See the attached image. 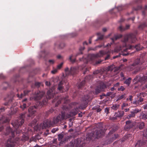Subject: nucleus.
Instances as JSON below:
<instances>
[{
	"instance_id": "f257e3e1",
	"label": "nucleus",
	"mask_w": 147,
	"mask_h": 147,
	"mask_svg": "<svg viewBox=\"0 0 147 147\" xmlns=\"http://www.w3.org/2000/svg\"><path fill=\"white\" fill-rule=\"evenodd\" d=\"M71 104L73 106H76L74 109H73L69 113L65 115V112H62L61 114L58 115L56 118H54L56 123L61 121L64 119H65L67 118L73 117L76 115L78 113V109L79 107H77L76 105L78 103L76 102L71 103Z\"/></svg>"
},
{
	"instance_id": "f03ea898",
	"label": "nucleus",
	"mask_w": 147,
	"mask_h": 147,
	"mask_svg": "<svg viewBox=\"0 0 147 147\" xmlns=\"http://www.w3.org/2000/svg\"><path fill=\"white\" fill-rule=\"evenodd\" d=\"M136 39L134 35L133 34H130L124 36L123 39L122 41V45H120L119 47H116L115 50L118 52L120 51H126L128 48L126 47V42H129L134 43L136 40Z\"/></svg>"
},
{
	"instance_id": "7ed1b4c3",
	"label": "nucleus",
	"mask_w": 147,
	"mask_h": 147,
	"mask_svg": "<svg viewBox=\"0 0 147 147\" xmlns=\"http://www.w3.org/2000/svg\"><path fill=\"white\" fill-rule=\"evenodd\" d=\"M105 53L104 51H100L99 53L96 54H89L87 57V59L84 58L83 57L82 58H80V61H83L86 63H88L89 61H92L94 59L102 57Z\"/></svg>"
},
{
	"instance_id": "20e7f679",
	"label": "nucleus",
	"mask_w": 147,
	"mask_h": 147,
	"mask_svg": "<svg viewBox=\"0 0 147 147\" xmlns=\"http://www.w3.org/2000/svg\"><path fill=\"white\" fill-rule=\"evenodd\" d=\"M25 117V113L21 114L20 118L18 120L13 121L11 123V125L15 128L19 127L22 125L24 123V118Z\"/></svg>"
},
{
	"instance_id": "39448f33",
	"label": "nucleus",
	"mask_w": 147,
	"mask_h": 147,
	"mask_svg": "<svg viewBox=\"0 0 147 147\" xmlns=\"http://www.w3.org/2000/svg\"><path fill=\"white\" fill-rule=\"evenodd\" d=\"M78 69V67H71L70 70L67 67L66 68L65 70L66 76L70 75H75L77 74Z\"/></svg>"
},
{
	"instance_id": "423d86ee",
	"label": "nucleus",
	"mask_w": 147,
	"mask_h": 147,
	"mask_svg": "<svg viewBox=\"0 0 147 147\" xmlns=\"http://www.w3.org/2000/svg\"><path fill=\"white\" fill-rule=\"evenodd\" d=\"M98 126L100 127L96 129L93 133V136L97 138L101 137L104 133V131L103 129L102 125L100 124Z\"/></svg>"
},
{
	"instance_id": "0eeeda50",
	"label": "nucleus",
	"mask_w": 147,
	"mask_h": 147,
	"mask_svg": "<svg viewBox=\"0 0 147 147\" xmlns=\"http://www.w3.org/2000/svg\"><path fill=\"white\" fill-rule=\"evenodd\" d=\"M82 142L80 138H78L76 140H72L71 142L69 145L65 146V147H82L81 143Z\"/></svg>"
},
{
	"instance_id": "6e6552de",
	"label": "nucleus",
	"mask_w": 147,
	"mask_h": 147,
	"mask_svg": "<svg viewBox=\"0 0 147 147\" xmlns=\"http://www.w3.org/2000/svg\"><path fill=\"white\" fill-rule=\"evenodd\" d=\"M55 87L54 86L52 87L47 92V96L46 98L47 99H50L51 98L54 97L55 95L57 93L55 90Z\"/></svg>"
},
{
	"instance_id": "1a4fd4ad",
	"label": "nucleus",
	"mask_w": 147,
	"mask_h": 147,
	"mask_svg": "<svg viewBox=\"0 0 147 147\" xmlns=\"http://www.w3.org/2000/svg\"><path fill=\"white\" fill-rule=\"evenodd\" d=\"M56 123L54 118H53V120L52 121L47 119L44 121L42 127L43 128H46L53 126Z\"/></svg>"
},
{
	"instance_id": "9d476101",
	"label": "nucleus",
	"mask_w": 147,
	"mask_h": 147,
	"mask_svg": "<svg viewBox=\"0 0 147 147\" xmlns=\"http://www.w3.org/2000/svg\"><path fill=\"white\" fill-rule=\"evenodd\" d=\"M45 94V93L43 91L38 90L35 92L33 98L35 100H39L42 98Z\"/></svg>"
},
{
	"instance_id": "9b49d317",
	"label": "nucleus",
	"mask_w": 147,
	"mask_h": 147,
	"mask_svg": "<svg viewBox=\"0 0 147 147\" xmlns=\"http://www.w3.org/2000/svg\"><path fill=\"white\" fill-rule=\"evenodd\" d=\"M93 78L92 75H89L86 77L84 80L82 81L78 85V87L79 88L82 89L84 86L86 81H89L92 79Z\"/></svg>"
},
{
	"instance_id": "f8f14e48",
	"label": "nucleus",
	"mask_w": 147,
	"mask_h": 147,
	"mask_svg": "<svg viewBox=\"0 0 147 147\" xmlns=\"http://www.w3.org/2000/svg\"><path fill=\"white\" fill-rule=\"evenodd\" d=\"M135 81H137L142 83H144L147 81V73L146 75L142 77L136 76L134 79V82Z\"/></svg>"
},
{
	"instance_id": "ddd939ff",
	"label": "nucleus",
	"mask_w": 147,
	"mask_h": 147,
	"mask_svg": "<svg viewBox=\"0 0 147 147\" xmlns=\"http://www.w3.org/2000/svg\"><path fill=\"white\" fill-rule=\"evenodd\" d=\"M37 107L35 106L30 107L28 109L29 114L28 115L29 117L33 118L34 116V114L36 111Z\"/></svg>"
},
{
	"instance_id": "4468645a",
	"label": "nucleus",
	"mask_w": 147,
	"mask_h": 147,
	"mask_svg": "<svg viewBox=\"0 0 147 147\" xmlns=\"http://www.w3.org/2000/svg\"><path fill=\"white\" fill-rule=\"evenodd\" d=\"M4 133L5 135H9L10 136L13 138L15 137L14 131H13L12 129L10 127H7L5 130V131Z\"/></svg>"
},
{
	"instance_id": "2eb2a0df",
	"label": "nucleus",
	"mask_w": 147,
	"mask_h": 147,
	"mask_svg": "<svg viewBox=\"0 0 147 147\" xmlns=\"http://www.w3.org/2000/svg\"><path fill=\"white\" fill-rule=\"evenodd\" d=\"M140 59H137L135 61L133 64L130 65V68L131 70H132L136 68H138V65H140Z\"/></svg>"
},
{
	"instance_id": "dca6fc26",
	"label": "nucleus",
	"mask_w": 147,
	"mask_h": 147,
	"mask_svg": "<svg viewBox=\"0 0 147 147\" xmlns=\"http://www.w3.org/2000/svg\"><path fill=\"white\" fill-rule=\"evenodd\" d=\"M134 125V123L131 121H127L125 122L124 129L126 130H128L133 127Z\"/></svg>"
},
{
	"instance_id": "f3484780",
	"label": "nucleus",
	"mask_w": 147,
	"mask_h": 147,
	"mask_svg": "<svg viewBox=\"0 0 147 147\" xmlns=\"http://www.w3.org/2000/svg\"><path fill=\"white\" fill-rule=\"evenodd\" d=\"M147 145V141H142L140 140L138 141L135 147H145Z\"/></svg>"
},
{
	"instance_id": "a211bd4d",
	"label": "nucleus",
	"mask_w": 147,
	"mask_h": 147,
	"mask_svg": "<svg viewBox=\"0 0 147 147\" xmlns=\"http://www.w3.org/2000/svg\"><path fill=\"white\" fill-rule=\"evenodd\" d=\"M141 111L138 109H136L133 110L132 111L130 112V113L127 116V118L128 119H130L132 117H135L136 114L139 113Z\"/></svg>"
},
{
	"instance_id": "6ab92c4d",
	"label": "nucleus",
	"mask_w": 147,
	"mask_h": 147,
	"mask_svg": "<svg viewBox=\"0 0 147 147\" xmlns=\"http://www.w3.org/2000/svg\"><path fill=\"white\" fill-rule=\"evenodd\" d=\"M90 96L88 94L85 95L82 98V102L84 104V106L85 107H86V105L88 104V102L90 101Z\"/></svg>"
},
{
	"instance_id": "aec40b11",
	"label": "nucleus",
	"mask_w": 147,
	"mask_h": 147,
	"mask_svg": "<svg viewBox=\"0 0 147 147\" xmlns=\"http://www.w3.org/2000/svg\"><path fill=\"white\" fill-rule=\"evenodd\" d=\"M10 121V119L8 117L0 115V123H9Z\"/></svg>"
},
{
	"instance_id": "412c9836",
	"label": "nucleus",
	"mask_w": 147,
	"mask_h": 147,
	"mask_svg": "<svg viewBox=\"0 0 147 147\" xmlns=\"http://www.w3.org/2000/svg\"><path fill=\"white\" fill-rule=\"evenodd\" d=\"M64 82L63 81H60L58 85L57 89L61 93L65 92V89L63 87Z\"/></svg>"
},
{
	"instance_id": "4be33fe9",
	"label": "nucleus",
	"mask_w": 147,
	"mask_h": 147,
	"mask_svg": "<svg viewBox=\"0 0 147 147\" xmlns=\"http://www.w3.org/2000/svg\"><path fill=\"white\" fill-rule=\"evenodd\" d=\"M12 140V139H9L6 143L5 147H14L15 144Z\"/></svg>"
},
{
	"instance_id": "5701e85b",
	"label": "nucleus",
	"mask_w": 147,
	"mask_h": 147,
	"mask_svg": "<svg viewBox=\"0 0 147 147\" xmlns=\"http://www.w3.org/2000/svg\"><path fill=\"white\" fill-rule=\"evenodd\" d=\"M68 96H66L65 97H63V98H60L59 100L57 101V104L56 105V106H57V104L58 105H59L61 102L63 101H64L63 102L65 103H66L68 100Z\"/></svg>"
},
{
	"instance_id": "b1692460",
	"label": "nucleus",
	"mask_w": 147,
	"mask_h": 147,
	"mask_svg": "<svg viewBox=\"0 0 147 147\" xmlns=\"http://www.w3.org/2000/svg\"><path fill=\"white\" fill-rule=\"evenodd\" d=\"M55 47V48L60 49L63 48L65 46L64 43H60L59 42H56L54 44Z\"/></svg>"
},
{
	"instance_id": "393cba45",
	"label": "nucleus",
	"mask_w": 147,
	"mask_h": 147,
	"mask_svg": "<svg viewBox=\"0 0 147 147\" xmlns=\"http://www.w3.org/2000/svg\"><path fill=\"white\" fill-rule=\"evenodd\" d=\"M143 101V98H142L140 97L139 99L133 102V104H135L137 106H138L141 105H142V102Z\"/></svg>"
},
{
	"instance_id": "a878e982",
	"label": "nucleus",
	"mask_w": 147,
	"mask_h": 147,
	"mask_svg": "<svg viewBox=\"0 0 147 147\" xmlns=\"http://www.w3.org/2000/svg\"><path fill=\"white\" fill-rule=\"evenodd\" d=\"M119 136L118 134H114V136H110V140L107 142V144H110L113 141L115 140Z\"/></svg>"
},
{
	"instance_id": "bb28decb",
	"label": "nucleus",
	"mask_w": 147,
	"mask_h": 147,
	"mask_svg": "<svg viewBox=\"0 0 147 147\" xmlns=\"http://www.w3.org/2000/svg\"><path fill=\"white\" fill-rule=\"evenodd\" d=\"M11 111L8 114L9 115H11L15 114L18 111V109L16 108H13L12 106L11 107Z\"/></svg>"
},
{
	"instance_id": "cd10ccee",
	"label": "nucleus",
	"mask_w": 147,
	"mask_h": 147,
	"mask_svg": "<svg viewBox=\"0 0 147 147\" xmlns=\"http://www.w3.org/2000/svg\"><path fill=\"white\" fill-rule=\"evenodd\" d=\"M124 114V111H119L115 113L114 116H116L117 117H123Z\"/></svg>"
},
{
	"instance_id": "c85d7f7f",
	"label": "nucleus",
	"mask_w": 147,
	"mask_h": 147,
	"mask_svg": "<svg viewBox=\"0 0 147 147\" xmlns=\"http://www.w3.org/2000/svg\"><path fill=\"white\" fill-rule=\"evenodd\" d=\"M63 135L62 134H60L58 135V140L59 141H61L60 142L59 145V146H61L63 144L65 143V141H62L61 140L63 138Z\"/></svg>"
},
{
	"instance_id": "c756f323",
	"label": "nucleus",
	"mask_w": 147,
	"mask_h": 147,
	"mask_svg": "<svg viewBox=\"0 0 147 147\" xmlns=\"http://www.w3.org/2000/svg\"><path fill=\"white\" fill-rule=\"evenodd\" d=\"M13 95H12L10 97V98L8 102H5L4 104V105H12V103L13 102Z\"/></svg>"
},
{
	"instance_id": "7c9ffc66",
	"label": "nucleus",
	"mask_w": 147,
	"mask_h": 147,
	"mask_svg": "<svg viewBox=\"0 0 147 147\" xmlns=\"http://www.w3.org/2000/svg\"><path fill=\"white\" fill-rule=\"evenodd\" d=\"M140 119L144 120L147 119V114L143 113H141L140 116Z\"/></svg>"
},
{
	"instance_id": "2f4dec72",
	"label": "nucleus",
	"mask_w": 147,
	"mask_h": 147,
	"mask_svg": "<svg viewBox=\"0 0 147 147\" xmlns=\"http://www.w3.org/2000/svg\"><path fill=\"white\" fill-rule=\"evenodd\" d=\"M126 95V94L125 93L122 95H119L117 97V99L116 100V101H117L123 99H125Z\"/></svg>"
},
{
	"instance_id": "473e14b6",
	"label": "nucleus",
	"mask_w": 147,
	"mask_h": 147,
	"mask_svg": "<svg viewBox=\"0 0 147 147\" xmlns=\"http://www.w3.org/2000/svg\"><path fill=\"white\" fill-rule=\"evenodd\" d=\"M99 88L101 90L106 88V86L105 84L103 82H100L99 83V85L98 86Z\"/></svg>"
},
{
	"instance_id": "72a5a7b5",
	"label": "nucleus",
	"mask_w": 147,
	"mask_h": 147,
	"mask_svg": "<svg viewBox=\"0 0 147 147\" xmlns=\"http://www.w3.org/2000/svg\"><path fill=\"white\" fill-rule=\"evenodd\" d=\"M118 127L117 126H115L111 129L109 133V135H110L115 132L118 129Z\"/></svg>"
},
{
	"instance_id": "f704fd0d",
	"label": "nucleus",
	"mask_w": 147,
	"mask_h": 147,
	"mask_svg": "<svg viewBox=\"0 0 147 147\" xmlns=\"http://www.w3.org/2000/svg\"><path fill=\"white\" fill-rule=\"evenodd\" d=\"M130 26L129 25H126L125 27H123L121 26L119 27V29L121 31L128 29L129 27Z\"/></svg>"
},
{
	"instance_id": "c9c22d12",
	"label": "nucleus",
	"mask_w": 147,
	"mask_h": 147,
	"mask_svg": "<svg viewBox=\"0 0 147 147\" xmlns=\"http://www.w3.org/2000/svg\"><path fill=\"white\" fill-rule=\"evenodd\" d=\"M145 125L143 122H141L139 123L137 125V126L140 129H143Z\"/></svg>"
},
{
	"instance_id": "e433bc0d",
	"label": "nucleus",
	"mask_w": 147,
	"mask_h": 147,
	"mask_svg": "<svg viewBox=\"0 0 147 147\" xmlns=\"http://www.w3.org/2000/svg\"><path fill=\"white\" fill-rule=\"evenodd\" d=\"M29 137L27 134H23L21 138V140L23 141H27Z\"/></svg>"
},
{
	"instance_id": "4c0bfd02",
	"label": "nucleus",
	"mask_w": 147,
	"mask_h": 147,
	"mask_svg": "<svg viewBox=\"0 0 147 147\" xmlns=\"http://www.w3.org/2000/svg\"><path fill=\"white\" fill-rule=\"evenodd\" d=\"M97 35L98 36V37L97 39H96V41H97L98 40H102L103 38L104 35L102 34L100 32H98L97 34Z\"/></svg>"
},
{
	"instance_id": "58836bf2",
	"label": "nucleus",
	"mask_w": 147,
	"mask_h": 147,
	"mask_svg": "<svg viewBox=\"0 0 147 147\" xmlns=\"http://www.w3.org/2000/svg\"><path fill=\"white\" fill-rule=\"evenodd\" d=\"M131 78H129L126 79L124 82V83L126 84L128 86H129L131 82Z\"/></svg>"
},
{
	"instance_id": "ea45409f",
	"label": "nucleus",
	"mask_w": 147,
	"mask_h": 147,
	"mask_svg": "<svg viewBox=\"0 0 147 147\" xmlns=\"http://www.w3.org/2000/svg\"><path fill=\"white\" fill-rule=\"evenodd\" d=\"M120 69V67H115V68H114L113 70V71L115 73V74H118L119 71Z\"/></svg>"
},
{
	"instance_id": "a19ab883",
	"label": "nucleus",
	"mask_w": 147,
	"mask_h": 147,
	"mask_svg": "<svg viewBox=\"0 0 147 147\" xmlns=\"http://www.w3.org/2000/svg\"><path fill=\"white\" fill-rule=\"evenodd\" d=\"M146 27H147V22H145L141 24L139 27V28L142 29Z\"/></svg>"
},
{
	"instance_id": "79ce46f5",
	"label": "nucleus",
	"mask_w": 147,
	"mask_h": 147,
	"mask_svg": "<svg viewBox=\"0 0 147 147\" xmlns=\"http://www.w3.org/2000/svg\"><path fill=\"white\" fill-rule=\"evenodd\" d=\"M10 139H12V141L14 142V144L16 143L18 141L20 140V138L18 137H16L15 139L14 138V137L13 138L11 137V138H10Z\"/></svg>"
},
{
	"instance_id": "37998d69",
	"label": "nucleus",
	"mask_w": 147,
	"mask_h": 147,
	"mask_svg": "<svg viewBox=\"0 0 147 147\" xmlns=\"http://www.w3.org/2000/svg\"><path fill=\"white\" fill-rule=\"evenodd\" d=\"M122 36V35L120 34L119 35H118L112 38V40L113 42L114 40H116L118 39L121 37Z\"/></svg>"
},
{
	"instance_id": "c03bdc74",
	"label": "nucleus",
	"mask_w": 147,
	"mask_h": 147,
	"mask_svg": "<svg viewBox=\"0 0 147 147\" xmlns=\"http://www.w3.org/2000/svg\"><path fill=\"white\" fill-rule=\"evenodd\" d=\"M73 56L72 55H70L69 57V60L72 63H74L76 61V59L73 58Z\"/></svg>"
},
{
	"instance_id": "a18cd8bd",
	"label": "nucleus",
	"mask_w": 147,
	"mask_h": 147,
	"mask_svg": "<svg viewBox=\"0 0 147 147\" xmlns=\"http://www.w3.org/2000/svg\"><path fill=\"white\" fill-rule=\"evenodd\" d=\"M115 68V66L114 65H112L108 66L107 69L108 71H113L114 68Z\"/></svg>"
},
{
	"instance_id": "49530a36",
	"label": "nucleus",
	"mask_w": 147,
	"mask_h": 147,
	"mask_svg": "<svg viewBox=\"0 0 147 147\" xmlns=\"http://www.w3.org/2000/svg\"><path fill=\"white\" fill-rule=\"evenodd\" d=\"M119 105L115 104V105H113L112 107H111V108L114 110H116L119 108Z\"/></svg>"
},
{
	"instance_id": "de8ad7c7",
	"label": "nucleus",
	"mask_w": 147,
	"mask_h": 147,
	"mask_svg": "<svg viewBox=\"0 0 147 147\" xmlns=\"http://www.w3.org/2000/svg\"><path fill=\"white\" fill-rule=\"evenodd\" d=\"M84 48H85L84 47H80L79 49V50H80V51L79 53H78L77 54V55H76V56L82 54V51L84 49Z\"/></svg>"
},
{
	"instance_id": "09e8293b",
	"label": "nucleus",
	"mask_w": 147,
	"mask_h": 147,
	"mask_svg": "<svg viewBox=\"0 0 147 147\" xmlns=\"http://www.w3.org/2000/svg\"><path fill=\"white\" fill-rule=\"evenodd\" d=\"M134 47L138 51L142 49L141 47H140V44L136 45Z\"/></svg>"
},
{
	"instance_id": "8fccbe9b",
	"label": "nucleus",
	"mask_w": 147,
	"mask_h": 147,
	"mask_svg": "<svg viewBox=\"0 0 147 147\" xmlns=\"http://www.w3.org/2000/svg\"><path fill=\"white\" fill-rule=\"evenodd\" d=\"M101 90L98 86L95 90V94H97L100 92Z\"/></svg>"
},
{
	"instance_id": "3c124183",
	"label": "nucleus",
	"mask_w": 147,
	"mask_h": 147,
	"mask_svg": "<svg viewBox=\"0 0 147 147\" xmlns=\"http://www.w3.org/2000/svg\"><path fill=\"white\" fill-rule=\"evenodd\" d=\"M125 89V88L123 86H121L117 88V90L118 91H123Z\"/></svg>"
},
{
	"instance_id": "603ef678",
	"label": "nucleus",
	"mask_w": 147,
	"mask_h": 147,
	"mask_svg": "<svg viewBox=\"0 0 147 147\" xmlns=\"http://www.w3.org/2000/svg\"><path fill=\"white\" fill-rule=\"evenodd\" d=\"M14 132H15V134L16 133V135H19L22 132V131L21 130L17 129H16V131H15Z\"/></svg>"
},
{
	"instance_id": "864d4df0",
	"label": "nucleus",
	"mask_w": 147,
	"mask_h": 147,
	"mask_svg": "<svg viewBox=\"0 0 147 147\" xmlns=\"http://www.w3.org/2000/svg\"><path fill=\"white\" fill-rule=\"evenodd\" d=\"M47 102V99L44 100L41 102H39V105L40 106H43V105H45V103H46Z\"/></svg>"
},
{
	"instance_id": "5fc2aeb1",
	"label": "nucleus",
	"mask_w": 147,
	"mask_h": 147,
	"mask_svg": "<svg viewBox=\"0 0 147 147\" xmlns=\"http://www.w3.org/2000/svg\"><path fill=\"white\" fill-rule=\"evenodd\" d=\"M63 62L61 63H60V64L58 65H57V68L58 69H60L62 67V66L63 65Z\"/></svg>"
},
{
	"instance_id": "6e6d98bb",
	"label": "nucleus",
	"mask_w": 147,
	"mask_h": 147,
	"mask_svg": "<svg viewBox=\"0 0 147 147\" xmlns=\"http://www.w3.org/2000/svg\"><path fill=\"white\" fill-rule=\"evenodd\" d=\"M54 111V110L53 109H51L48 111L46 113V115H48L49 114L52 113Z\"/></svg>"
},
{
	"instance_id": "4d7b16f0",
	"label": "nucleus",
	"mask_w": 147,
	"mask_h": 147,
	"mask_svg": "<svg viewBox=\"0 0 147 147\" xmlns=\"http://www.w3.org/2000/svg\"><path fill=\"white\" fill-rule=\"evenodd\" d=\"M20 107L23 110L26 107V104L23 103L22 105H21L20 106Z\"/></svg>"
},
{
	"instance_id": "13d9d810",
	"label": "nucleus",
	"mask_w": 147,
	"mask_h": 147,
	"mask_svg": "<svg viewBox=\"0 0 147 147\" xmlns=\"http://www.w3.org/2000/svg\"><path fill=\"white\" fill-rule=\"evenodd\" d=\"M128 105L127 103H123L121 106V109H124V107L127 106Z\"/></svg>"
},
{
	"instance_id": "bf43d9fd",
	"label": "nucleus",
	"mask_w": 147,
	"mask_h": 147,
	"mask_svg": "<svg viewBox=\"0 0 147 147\" xmlns=\"http://www.w3.org/2000/svg\"><path fill=\"white\" fill-rule=\"evenodd\" d=\"M132 135V134H127L125 136H124L123 137V138H124V139H126L127 138L128 139L129 138L131 137V136Z\"/></svg>"
},
{
	"instance_id": "052dcab7",
	"label": "nucleus",
	"mask_w": 147,
	"mask_h": 147,
	"mask_svg": "<svg viewBox=\"0 0 147 147\" xmlns=\"http://www.w3.org/2000/svg\"><path fill=\"white\" fill-rule=\"evenodd\" d=\"M36 136L35 137H32V138L30 139V142L31 141H34V142H35L36 141Z\"/></svg>"
},
{
	"instance_id": "680f3d73",
	"label": "nucleus",
	"mask_w": 147,
	"mask_h": 147,
	"mask_svg": "<svg viewBox=\"0 0 147 147\" xmlns=\"http://www.w3.org/2000/svg\"><path fill=\"white\" fill-rule=\"evenodd\" d=\"M30 92V90H26L24 91V95H27L29 92Z\"/></svg>"
},
{
	"instance_id": "e2e57ef3",
	"label": "nucleus",
	"mask_w": 147,
	"mask_h": 147,
	"mask_svg": "<svg viewBox=\"0 0 147 147\" xmlns=\"http://www.w3.org/2000/svg\"><path fill=\"white\" fill-rule=\"evenodd\" d=\"M58 130V128H53L51 130V132L53 133H55Z\"/></svg>"
},
{
	"instance_id": "0e129e2a",
	"label": "nucleus",
	"mask_w": 147,
	"mask_h": 147,
	"mask_svg": "<svg viewBox=\"0 0 147 147\" xmlns=\"http://www.w3.org/2000/svg\"><path fill=\"white\" fill-rule=\"evenodd\" d=\"M40 83L38 82H35L34 86H35L38 87L40 86Z\"/></svg>"
},
{
	"instance_id": "69168bd1",
	"label": "nucleus",
	"mask_w": 147,
	"mask_h": 147,
	"mask_svg": "<svg viewBox=\"0 0 147 147\" xmlns=\"http://www.w3.org/2000/svg\"><path fill=\"white\" fill-rule=\"evenodd\" d=\"M109 108L108 107H106L105 109V113H107V114H108L109 113Z\"/></svg>"
},
{
	"instance_id": "338daca9",
	"label": "nucleus",
	"mask_w": 147,
	"mask_h": 147,
	"mask_svg": "<svg viewBox=\"0 0 147 147\" xmlns=\"http://www.w3.org/2000/svg\"><path fill=\"white\" fill-rule=\"evenodd\" d=\"M57 68L54 69L53 70H52L51 72L53 74H55L57 73Z\"/></svg>"
},
{
	"instance_id": "774afa93",
	"label": "nucleus",
	"mask_w": 147,
	"mask_h": 147,
	"mask_svg": "<svg viewBox=\"0 0 147 147\" xmlns=\"http://www.w3.org/2000/svg\"><path fill=\"white\" fill-rule=\"evenodd\" d=\"M100 71L99 70H97L93 72V74L94 75L97 74L100 72Z\"/></svg>"
}]
</instances>
